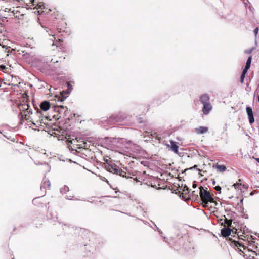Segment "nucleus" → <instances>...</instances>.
<instances>
[{
	"mask_svg": "<svg viewBox=\"0 0 259 259\" xmlns=\"http://www.w3.org/2000/svg\"><path fill=\"white\" fill-rule=\"evenodd\" d=\"M200 189V197L201 201L204 203V207H208V203H217L214 200V195L213 193H210L209 191L205 190L202 186L199 187Z\"/></svg>",
	"mask_w": 259,
	"mask_h": 259,
	"instance_id": "nucleus-1",
	"label": "nucleus"
},
{
	"mask_svg": "<svg viewBox=\"0 0 259 259\" xmlns=\"http://www.w3.org/2000/svg\"><path fill=\"white\" fill-rule=\"evenodd\" d=\"M105 166L106 170L111 173H113L114 174L119 175L123 178L125 177V178H126L128 179L132 178V177L128 176H127L126 172L125 171H124V170H123L121 168H119L115 163H107L105 164Z\"/></svg>",
	"mask_w": 259,
	"mask_h": 259,
	"instance_id": "nucleus-2",
	"label": "nucleus"
},
{
	"mask_svg": "<svg viewBox=\"0 0 259 259\" xmlns=\"http://www.w3.org/2000/svg\"><path fill=\"white\" fill-rule=\"evenodd\" d=\"M126 118L124 113H119L117 115H113L109 118L104 119L102 122H106L109 124H112L116 122H121Z\"/></svg>",
	"mask_w": 259,
	"mask_h": 259,
	"instance_id": "nucleus-3",
	"label": "nucleus"
},
{
	"mask_svg": "<svg viewBox=\"0 0 259 259\" xmlns=\"http://www.w3.org/2000/svg\"><path fill=\"white\" fill-rule=\"evenodd\" d=\"M233 243L235 250L239 253L240 255L243 256L245 258L248 257L246 251L249 252L250 250L247 247L243 245L241 242L237 241H234Z\"/></svg>",
	"mask_w": 259,
	"mask_h": 259,
	"instance_id": "nucleus-4",
	"label": "nucleus"
},
{
	"mask_svg": "<svg viewBox=\"0 0 259 259\" xmlns=\"http://www.w3.org/2000/svg\"><path fill=\"white\" fill-rule=\"evenodd\" d=\"M55 112L57 113V115H54V116H57L58 119L61 118L63 114V112L65 110L64 107L63 105H54L52 107Z\"/></svg>",
	"mask_w": 259,
	"mask_h": 259,
	"instance_id": "nucleus-5",
	"label": "nucleus"
},
{
	"mask_svg": "<svg viewBox=\"0 0 259 259\" xmlns=\"http://www.w3.org/2000/svg\"><path fill=\"white\" fill-rule=\"evenodd\" d=\"M246 110L248 115L249 123L251 124L254 122V118L252 109L250 107H247Z\"/></svg>",
	"mask_w": 259,
	"mask_h": 259,
	"instance_id": "nucleus-6",
	"label": "nucleus"
},
{
	"mask_svg": "<svg viewBox=\"0 0 259 259\" xmlns=\"http://www.w3.org/2000/svg\"><path fill=\"white\" fill-rule=\"evenodd\" d=\"M20 110L28 112V114H32V110L30 108V106L27 103L21 104L19 106Z\"/></svg>",
	"mask_w": 259,
	"mask_h": 259,
	"instance_id": "nucleus-7",
	"label": "nucleus"
},
{
	"mask_svg": "<svg viewBox=\"0 0 259 259\" xmlns=\"http://www.w3.org/2000/svg\"><path fill=\"white\" fill-rule=\"evenodd\" d=\"M51 183L49 180L44 179L41 186H40V190L41 191H44V193L42 195L44 196L46 194V190L47 188H49L50 186Z\"/></svg>",
	"mask_w": 259,
	"mask_h": 259,
	"instance_id": "nucleus-8",
	"label": "nucleus"
},
{
	"mask_svg": "<svg viewBox=\"0 0 259 259\" xmlns=\"http://www.w3.org/2000/svg\"><path fill=\"white\" fill-rule=\"evenodd\" d=\"M231 231L232 230L230 228L224 227L221 229V233L222 236L227 237H229L231 235Z\"/></svg>",
	"mask_w": 259,
	"mask_h": 259,
	"instance_id": "nucleus-9",
	"label": "nucleus"
},
{
	"mask_svg": "<svg viewBox=\"0 0 259 259\" xmlns=\"http://www.w3.org/2000/svg\"><path fill=\"white\" fill-rule=\"evenodd\" d=\"M51 107V104L48 101H42L40 105V109L44 111H46L48 110L49 109V108Z\"/></svg>",
	"mask_w": 259,
	"mask_h": 259,
	"instance_id": "nucleus-10",
	"label": "nucleus"
},
{
	"mask_svg": "<svg viewBox=\"0 0 259 259\" xmlns=\"http://www.w3.org/2000/svg\"><path fill=\"white\" fill-rule=\"evenodd\" d=\"M45 30L46 31V32H47L48 33L49 35L52 36L53 37V38H54V39H52V40L53 41L52 45L56 46L57 47H58L57 43L59 42L60 40L55 41V37L54 33L51 30H50V29H49L48 28L46 27H45Z\"/></svg>",
	"mask_w": 259,
	"mask_h": 259,
	"instance_id": "nucleus-11",
	"label": "nucleus"
},
{
	"mask_svg": "<svg viewBox=\"0 0 259 259\" xmlns=\"http://www.w3.org/2000/svg\"><path fill=\"white\" fill-rule=\"evenodd\" d=\"M210 98L208 94H204L202 95L200 97V101L203 104L210 103L209 102Z\"/></svg>",
	"mask_w": 259,
	"mask_h": 259,
	"instance_id": "nucleus-12",
	"label": "nucleus"
},
{
	"mask_svg": "<svg viewBox=\"0 0 259 259\" xmlns=\"http://www.w3.org/2000/svg\"><path fill=\"white\" fill-rule=\"evenodd\" d=\"M203 105V107L202 108V111L204 114L207 115L212 110V106L210 103H207Z\"/></svg>",
	"mask_w": 259,
	"mask_h": 259,
	"instance_id": "nucleus-13",
	"label": "nucleus"
},
{
	"mask_svg": "<svg viewBox=\"0 0 259 259\" xmlns=\"http://www.w3.org/2000/svg\"><path fill=\"white\" fill-rule=\"evenodd\" d=\"M213 168L217 169V171L219 172H223L226 170V167L224 165H219L218 163L214 164L212 166Z\"/></svg>",
	"mask_w": 259,
	"mask_h": 259,
	"instance_id": "nucleus-14",
	"label": "nucleus"
},
{
	"mask_svg": "<svg viewBox=\"0 0 259 259\" xmlns=\"http://www.w3.org/2000/svg\"><path fill=\"white\" fill-rule=\"evenodd\" d=\"M208 130V128L207 127L204 126H199L198 128H195V132L199 134H204L207 132Z\"/></svg>",
	"mask_w": 259,
	"mask_h": 259,
	"instance_id": "nucleus-15",
	"label": "nucleus"
},
{
	"mask_svg": "<svg viewBox=\"0 0 259 259\" xmlns=\"http://www.w3.org/2000/svg\"><path fill=\"white\" fill-rule=\"evenodd\" d=\"M171 149L176 154L178 153L179 146L177 144V142L174 141H170Z\"/></svg>",
	"mask_w": 259,
	"mask_h": 259,
	"instance_id": "nucleus-16",
	"label": "nucleus"
},
{
	"mask_svg": "<svg viewBox=\"0 0 259 259\" xmlns=\"http://www.w3.org/2000/svg\"><path fill=\"white\" fill-rule=\"evenodd\" d=\"M134 207L136 209L138 213H141L144 216V214L146 213V209L143 208L141 205H137L134 206Z\"/></svg>",
	"mask_w": 259,
	"mask_h": 259,
	"instance_id": "nucleus-17",
	"label": "nucleus"
},
{
	"mask_svg": "<svg viewBox=\"0 0 259 259\" xmlns=\"http://www.w3.org/2000/svg\"><path fill=\"white\" fill-rule=\"evenodd\" d=\"M55 97L57 98L58 101L63 102L66 99L67 96L62 93L60 95H56Z\"/></svg>",
	"mask_w": 259,
	"mask_h": 259,
	"instance_id": "nucleus-18",
	"label": "nucleus"
},
{
	"mask_svg": "<svg viewBox=\"0 0 259 259\" xmlns=\"http://www.w3.org/2000/svg\"><path fill=\"white\" fill-rule=\"evenodd\" d=\"M66 84H67V89L66 94L68 95V94H69L70 93V92H71L72 90L73 89V87H72V85L71 84V81H67L66 82Z\"/></svg>",
	"mask_w": 259,
	"mask_h": 259,
	"instance_id": "nucleus-19",
	"label": "nucleus"
},
{
	"mask_svg": "<svg viewBox=\"0 0 259 259\" xmlns=\"http://www.w3.org/2000/svg\"><path fill=\"white\" fill-rule=\"evenodd\" d=\"M69 191V188L66 185H64L63 186V187H62L60 189V193L62 194H64L66 193L67 192H68Z\"/></svg>",
	"mask_w": 259,
	"mask_h": 259,
	"instance_id": "nucleus-20",
	"label": "nucleus"
},
{
	"mask_svg": "<svg viewBox=\"0 0 259 259\" xmlns=\"http://www.w3.org/2000/svg\"><path fill=\"white\" fill-rule=\"evenodd\" d=\"M251 60H252V57L251 56H250L247 61H246V64H245V66L246 68H250V65H251Z\"/></svg>",
	"mask_w": 259,
	"mask_h": 259,
	"instance_id": "nucleus-21",
	"label": "nucleus"
},
{
	"mask_svg": "<svg viewBox=\"0 0 259 259\" xmlns=\"http://www.w3.org/2000/svg\"><path fill=\"white\" fill-rule=\"evenodd\" d=\"M154 226H155V227L156 228L158 232H159V234L160 235V236L161 237H162L164 239V241L165 242H167V238L165 237H163L162 236V234H163V232L157 227V226L153 223Z\"/></svg>",
	"mask_w": 259,
	"mask_h": 259,
	"instance_id": "nucleus-22",
	"label": "nucleus"
},
{
	"mask_svg": "<svg viewBox=\"0 0 259 259\" xmlns=\"http://www.w3.org/2000/svg\"><path fill=\"white\" fill-rule=\"evenodd\" d=\"M241 209H242V211H241V215L242 218L245 219H248V214H246L244 211V208L241 206Z\"/></svg>",
	"mask_w": 259,
	"mask_h": 259,
	"instance_id": "nucleus-23",
	"label": "nucleus"
},
{
	"mask_svg": "<svg viewBox=\"0 0 259 259\" xmlns=\"http://www.w3.org/2000/svg\"><path fill=\"white\" fill-rule=\"evenodd\" d=\"M232 220H229L227 218H225V220H224V223L227 225L228 226H231V224H232Z\"/></svg>",
	"mask_w": 259,
	"mask_h": 259,
	"instance_id": "nucleus-24",
	"label": "nucleus"
},
{
	"mask_svg": "<svg viewBox=\"0 0 259 259\" xmlns=\"http://www.w3.org/2000/svg\"><path fill=\"white\" fill-rule=\"evenodd\" d=\"M44 7H45V6H44V3H42V2H40V3H39L37 5V6H36V8L37 9H44Z\"/></svg>",
	"mask_w": 259,
	"mask_h": 259,
	"instance_id": "nucleus-25",
	"label": "nucleus"
},
{
	"mask_svg": "<svg viewBox=\"0 0 259 259\" xmlns=\"http://www.w3.org/2000/svg\"><path fill=\"white\" fill-rule=\"evenodd\" d=\"M65 110L63 112V114L62 117H64L67 116L68 114L69 113V111L67 107H65Z\"/></svg>",
	"mask_w": 259,
	"mask_h": 259,
	"instance_id": "nucleus-26",
	"label": "nucleus"
},
{
	"mask_svg": "<svg viewBox=\"0 0 259 259\" xmlns=\"http://www.w3.org/2000/svg\"><path fill=\"white\" fill-rule=\"evenodd\" d=\"M249 69V68H247V67L246 68V67H245L243 69L241 74H242L243 75H246V74Z\"/></svg>",
	"mask_w": 259,
	"mask_h": 259,
	"instance_id": "nucleus-27",
	"label": "nucleus"
},
{
	"mask_svg": "<svg viewBox=\"0 0 259 259\" xmlns=\"http://www.w3.org/2000/svg\"><path fill=\"white\" fill-rule=\"evenodd\" d=\"M245 77V75H243L241 74L240 76V82L241 83H243L244 82V78Z\"/></svg>",
	"mask_w": 259,
	"mask_h": 259,
	"instance_id": "nucleus-28",
	"label": "nucleus"
},
{
	"mask_svg": "<svg viewBox=\"0 0 259 259\" xmlns=\"http://www.w3.org/2000/svg\"><path fill=\"white\" fill-rule=\"evenodd\" d=\"M253 32H254V34H255V38H256L257 34H258V27H256V28L254 29V31H253Z\"/></svg>",
	"mask_w": 259,
	"mask_h": 259,
	"instance_id": "nucleus-29",
	"label": "nucleus"
},
{
	"mask_svg": "<svg viewBox=\"0 0 259 259\" xmlns=\"http://www.w3.org/2000/svg\"><path fill=\"white\" fill-rule=\"evenodd\" d=\"M241 184H239L238 183H235L233 185V186H234V187L236 188V189H241V188H240V187L241 186Z\"/></svg>",
	"mask_w": 259,
	"mask_h": 259,
	"instance_id": "nucleus-30",
	"label": "nucleus"
},
{
	"mask_svg": "<svg viewBox=\"0 0 259 259\" xmlns=\"http://www.w3.org/2000/svg\"><path fill=\"white\" fill-rule=\"evenodd\" d=\"M214 189L219 192V193H221V187L219 186H217L214 187Z\"/></svg>",
	"mask_w": 259,
	"mask_h": 259,
	"instance_id": "nucleus-31",
	"label": "nucleus"
},
{
	"mask_svg": "<svg viewBox=\"0 0 259 259\" xmlns=\"http://www.w3.org/2000/svg\"><path fill=\"white\" fill-rule=\"evenodd\" d=\"M74 197V196H66L65 197L66 199H68V200H73Z\"/></svg>",
	"mask_w": 259,
	"mask_h": 259,
	"instance_id": "nucleus-32",
	"label": "nucleus"
},
{
	"mask_svg": "<svg viewBox=\"0 0 259 259\" xmlns=\"http://www.w3.org/2000/svg\"><path fill=\"white\" fill-rule=\"evenodd\" d=\"M243 2H244V5H245L246 7H247V5L248 3L250 4L249 1H248V0H244Z\"/></svg>",
	"mask_w": 259,
	"mask_h": 259,
	"instance_id": "nucleus-33",
	"label": "nucleus"
},
{
	"mask_svg": "<svg viewBox=\"0 0 259 259\" xmlns=\"http://www.w3.org/2000/svg\"><path fill=\"white\" fill-rule=\"evenodd\" d=\"M18 117L19 118H23V115L22 114V112H20L19 115H18Z\"/></svg>",
	"mask_w": 259,
	"mask_h": 259,
	"instance_id": "nucleus-34",
	"label": "nucleus"
},
{
	"mask_svg": "<svg viewBox=\"0 0 259 259\" xmlns=\"http://www.w3.org/2000/svg\"><path fill=\"white\" fill-rule=\"evenodd\" d=\"M0 68H1L2 70H4V69H5L6 68V66L4 65H2L0 66Z\"/></svg>",
	"mask_w": 259,
	"mask_h": 259,
	"instance_id": "nucleus-35",
	"label": "nucleus"
},
{
	"mask_svg": "<svg viewBox=\"0 0 259 259\" xmlns=\"http://www.w3.org/2000/svg\"><path fill=\"white\" fill-rule=\"evenodd\" d=\"M193 186V188H196V187H197V185H196V184L195 183V182H193V186Z\"/></svg>",
	"mask_w": 259,
	"mask_h": 259,
	"instance_id": "nucleus-36",
	"label": "nucleus"
},
{
	"mask_svg": "<svg viewBox=\"0 0 259 259\" xmlns=\"http://www.w3.org/2000/svg\"><path fill=\"white\" fill-rule=\"evenodd\" d=\"M25 118L26 120H28L29 119V116L28 117H27V114H25Z\"/></svg>",
	"mask_w": 259,
	"mask_h": 259,
	"instance_id": "nucleus-37",
	"label": "nucleus"
},
{
	"mask_svg": "<svg viewBox=\"0 0 259 259\" xmlns=\"http://www.w3.org/2000/svg\"><path fill=\"white\" fill-rule=\"evenodd\" d=\"M197 167V165H195L194 166H193V167L190 168V169H193V168H196Z\"/></svg>",
	"mask_w": 259,
	"mask_h": 259,
	"instance_id": "nucleus-38",
	"label": "nucleus"
},
{
	"mask_svg": "<svg viewBox=\"0 0 259 259\" xmlns=\"http://www.w3.org/2000/svg\"><path fill=\"white\" fill-rule=\"evenodd\" d=\"M215 181L214 180H213V181H212V184L213 185H215Z\"/></svg>",
	"mask_w": 259,
	"mask_h": 259,
	"instance_id": "nucleus-39",
	"label": "nucleus"
},
{
	"mask_svg": "<svg viewBox=\"0 0 259 259\" xmlns=\"http://www.w3.org/2000/svg\"><path fill=\"white\" fill-rule=\"evenodd\" d=\"M250 195L251 196L253 195H254V192H250Z\"/></svg>",
	"mask_w": 259,
	"mask_h": 259,
	"instance_id": "nucleus-40",
	"label": "nucleus"
},
{
	"mask_svg": "<svg viewBox=\"0 0 259 259\" xmlns=\"http://www.w3.org/2000/svg\"><path fill=\"white\" fill-rule=\"evenodd\" d=\"M34 1H35V0H33V1H32V5H33V6H34V5H35V4H34Z\"/></svg>",
	"mask_w": 259,
	"mask_h": 259,
	"instance_id": "nucleus-41",
	"label": "nucleus"
},
{
	"mask_svg": "<svg viewBox=\"0 0 259 259\" xmlns=\"http://www.w3.org/2000/svg\"><path fill=\"white\" fill-rule=\"evenodd\" d=\"M256 160L259 163V158H257Z\"/></svg>",
	"mask_w": 259,
	"mask_h": 259,
	"instance_id": "nucleus-42",
	"label": "nucleus"
},
{
	"mask_svg": "<svg viewBox=\"0 0 259 259\" xmlns=\"http://www.w3.org/2000/svg\"><path fill=\"white\" fill-rule=\"evenodd\" d=\"M38 198V197H37V198ZM36 199H37V198H35L33 199V201H32V202H34V201H35Z\"/></svg>",
	"mask_w": 259,
	"mask_h": 259,
	"instance_id": "nucleus-43",
	"label": "nucleus"
},
{
	"mask_svg": "<svg viewBox=\"0 0 259 259\" xmlns=\"http://www.w3.org/2000/svg\"><path fill=\"white\" fill-rule=\"evenodd\" d=\"M37 112L38 113L40 112L39 109H37Z\"/></svg>",
	"mask_w": 259,
	"mask_h": 259,
	"instance_id": "nucleus-44",
	"label": "nucleus"
},
{
	"mask_svg": "<svg viewBox=\"0 0 259 259\" xmlns=\"http://www.w3.org/2000/svg\"><path fill=\"white\" fill-rule=\"evenodd\" d=\"M240 202H241V203H242V202H243V199L241 200Z\"/></svg>",
	"mask_w": 259,
	"mask_h": 259,
	"instance_id": "nucleus-45",
	"label": "nucleus"
},
{
	"mask_svg": "<svg viewBox=\"0 0 259 259\" xmlns=\"http://www.w3.org/2000/svg\"><path fill=\"white\" fill-rule=\"evenodd\" d=\"M251 52V50L249 51L248 53H250Z\"/></svg>",
	"mask_w": 259,
	"mask_h": 259,
	"instance_id": "nucleus-46",
	"label": "nucleus"
},
{
	"mask_svg": "<svg viewBox=\"0 0 259 259\" xmlns=\"http://www.w3.org/2000/svg\"><path fill=\"white\" fill-rule=\"evenodd\" d=\"M74 200H79V199H77V198H76V199H75Z\"/></svg>",
	"mask_w": 259,
	"mask_h": 259,
	"instance_id": "nucleus-47",
	"label": "nucleus"
},
{
	"mask_svg": "<svg viewBox=\"0 0 259 259\" xmlns=\"http://www.w3.org/2000/svg\"><path fill=\"white\" fill-rule=\"evenodd\" d=\"M32 123H33L34 125H35V123H34V122H32Z\"/></svg>",
	"mask_w": 259,
	"mask_h": 259,
	"instance_id": "nucleus-48",
	"label": "nucleus"
},
{
	"mask_svg": "<svg viewBox=\"0 0 259 259\" xmlns=\"http://www.w3.org/2000/svg\"><path fill=\"white\" fill-rule=\"evenodd\" d=\"M12 259H14V258H13Z\"/></svg>",
	"mask_w": 259,
	"mask_h": 259,
	"instance_id": "nucleus-49",
	"label": "nucleus"
}]
</instances>
